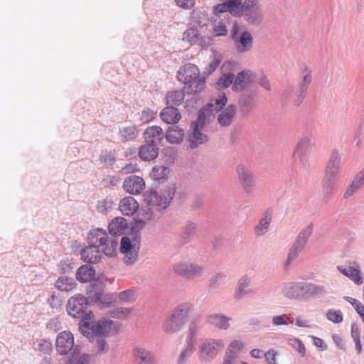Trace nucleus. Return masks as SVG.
Returning a JSON list of instances; mask_svg holds the SVG:
<instances>
[{"label":"nucleus","mask_w":364,"mask_h":364,"mask_svg":"<svg viewBox=\"0 0 364 364\" xmlns=\"http://www.w3.org/2000/svg\"><path fill=\"white\" fill-rule=\"evenodd\" d=\"M87 242L90 245L101 248L102 252L107 257H113L117 255L118 242L114 239H109L106 230L102 228L90 230Z\"/></svg>","instance_id":"1"},{"label":"nucleus","mask_w":364,"mask_h":364,"mask_svg":"<svg viewBox=\"0 0 364 364\" xmlns=\"http://www.w3.org/2000/svg\"><path fill=\"white\" fill-rule=\"evenodd\" d=\"M55 346L59 355L67 357V363L69 364L75 360L80 354V347L78 344H75L74 336L69 331H63L57 335Z\"/></svg>","instance_id":"2"},{"label":"nucleus","mask_w":364,"mask_h":364,"mask_svg":"<svg viewBox=\"0 0 364 364\" xmlns=\"http://www.w3.org/2000/svg\"><path fill=\"white\" fill-rule=\"evenodd\" d=\"M176 192L173 186L168 187L159 192L151 191L144 195V201L154 212L165 210L172 200Z\"/></svg>","instance_id":"3"},{"label":"nucleus","mask_w":364,"mask_h":364,"mask_svg":"<svg viewBox=\"0 0 364 364\" xmlns=\"http://www.w3.org/2000/svg\"><path fill=\"white\" fill-rule=\"evenodd\" d=\"M173 272L185 279H193L204 275L205 269L202 264L188 261H178L172 266Z\"/></svg>","instance_id":"4"},{"label":"nucleus","mask_w":364,"mask_h":364,"mask_svg":"<svg viewBox=\"0 0 364 364\" xmlns=\"http://www.w3.org/2000/svg\"><path fill=\"white\" fill-rule=\"evenodd\" d=\"M140 242L136 238L122 237L120 251L124 255V262L127 265L134 264L138 259Z\"/></svg>","instance_id":"5"},{"label":"nucleus","mask_w":364,"mask_h":364,"mask_svg":"<svg viewBox=\"0 0 364 364\" xmlns=\"http://www.w3.org/2000/svg\"><path fill=\"white\" fill-rule=\"evenodd\" d=\"M224 347L225 343L222 339L204 338L200 341V357L203 360H212Z\"/></svg>","instance_id":"6"},{"label":"nucleus","mask_w":364,"mask_h":364,"mask_svg":"<svg viewBox=\"0 0 364 364\" xmlns=\"http://www.w3.org/2000/svg\"><path fill=\"white\" fill-rule=\"evenodd\" d=\"M85 325L93 333L99 336H109L117 331L116 323L110 319L102 318L97 321H88L86 322Z\"/></svg>","instance_id":"7"},{"label":"nucleus","mask_w":364,"mask_h":364,"mask_svg":"<svg viewBox=\"0 0 364 364\" xmlns=\"http://www.w3.org/2000/svg\"><path fill=\"white\" fill-rule=\"evenodd\" d=\"M242 15L250 23H259L263 16V8L257 0H245L242 4Z\"/></svg>","instance_id":"8"},{"label":"nucleus","mask_w":364,"mask_h":364,"mask_svg":"<svg viewBox=\"0 0 364 364\" xmlns=\"http://www.w3.org/2000/svg\"><path fill=\"white\" fill-rule=\"evenodd\" d=\"M341 168V155L338 149H334L325 166L323 177L340 181Z\"/></svg>","instance_id":"9"},{"label":"nucleus","mask_w":364,"mask_h":364,"mask_svg":"<svg viewBox=\"0 0 364 364\" xmlns=\"http://www.w3.org/2000/svg\"><path fill=\"white\" fill-rule=\"evenodd\" d=\"M236 173L244 192L251 194L255 184V179L250 168L245 164H239L236 167Z\"/></svg>","instance_id":"10"},{"label":"nucleus","mask_w":364,"mask_h":364,"mask_svg":"<svg viewBox=\"0 0 364 364\" xmlns=\"http://www.w3.org/2000/svg\"><path fill=\"white\" fill-rule=\"evenodd\" d=\"M187 141L189 147L195 149L206 144L209 141V137L204 133L203 127H199L196 123H191L188 132Z\"/></svg>","instance_id":"11"},{"label":"nucleus","mask_w":364,"mask_h":364,"mask_svg":"<svg viewBox=\"0 0 364 364\" xmlns=\"http://www.w3.org/2000/svg\"><path fill=\"white\" fill-rule=\"evenodd\" d=\"M88 304L89 302L86 297L80 294L73 296L68 301V313L73 318H80L85 312Z\"/></svg>","instance_id":"12"},{"label":"nucleus","mask_w":364,"mask_h":364,"mask_svg":"<svg viewBox=\"0 0 364 364\" xmlns=\"http://www.w3.org/2000/svg\"><path fill=\"white\" fill-rule=\"evenodd\" d=\"M132 355L136 364H156L154 353L143 346H134L132 350Z\"/></svg>","instance_id":"13"},{"label":"nucleus","mask_w":364,"mask_h":364,"mask_svg":"<svg viewBox=\"0 0 364 364\" xmlns=\"http://www.w3.org/2000/svg\"><path fill=\"white\" fill-rule=\"evenodd\" d=\"M304 282H289L282 284L281 294L288 299H298L304 296Z\"/></svg>","instance_id":"14"},{"label":"nucleus","mask_w":364,"mask_h":364,"mask_svg":"<svg viewBox=\"0 0 364 364\" xmlns=\"http://www.w3.org/2000/svg\"><path fill=\"white\" fill-rule=\"evenodd\" d=\"M200 75L199 68L194 64L186 63L181 66L177 72V79L184 83H192Z\"/></svg>","instance_id":"15"},{"label":"nucleus","mask_w":364,"mask_h":364,"mask_svg":"<svg viewBox=\"0 0 364 364\" xmlns=\"http://www.w3.org/2000/svg\"><path fill=\"white\" fill-rule=\"evenodd\" d=\"M230 12L235 16H240L242 13V0H225V2L219 4L214 7L215 14Z\"/></svg>","instance_id":"16"},{"label":"nucleus","mask_w":364,"mask_h":364,"mask_svg":"<svg viewBox=\"0 0 364 364\" xmlns=\"http://www.w3.org/2000/svg\"><path fill=\"white\" fill-rule=\"evenodd\" d=\"M232 318L221 313L208 314L205 317L207 324L220 330H228L230 327V322Z\"/></svg>","instance_id":"17"},{"label":"nucleus","mask_w":364,"mask_h":364,"mask_svg":"<svg viewBox=\"0 0 364 364\" xmlns=\"http://www.w3.org/2000/svg\"><path fill=\"white\" fill-rule=\"evenodd\" d=\"M123 188L129 194H140L145 189V182L141 177L132 175L124 181Z\"/></svg>","instance_id":"18"},{"label":"nucleus","mask_w":364,"mask_h":364,"mask_svg":"<svg viewBox=\"0 0 364 364\" xmlns=\"http://www.w3.org/2000/svg\"><path fill=\"white\" fill-rule=\"evenodd\" d=\"M193 309V304L190 302H183L175 306L169 315L183 326L186 324L189 314Z\"/></svg>","instance_id":"19"},{"label":"nucleus","mask_w":364,"mask_h":364,"mask_svg":"<svg viewBox=\"0 0 364 364\" xmlns=\"http://www.w3.org/2000/svg\"><path fill=\"white\" fill-rule=\"evenodd\" d=\"M337 269L355 285L360 286L363 284L362 272L356 264L353 265H339Z\"/></svg>","instance_id":"20"},{"label":"nucleus","mask_w":364,"mask_h":364,"mask_svg":"<svg viewBox=\"0 0 364 364\" xmlns=\"http://www.w3.org/2000/svg\"><path fill=\"white\" fill-rule=\"evenodd\" d=\"M254 78V73L249 70H245L238 73L234 79L232 90L235 91L243 90L253 82Z\"/></svg>","instance_id":"21"},{"label":"nucleus","mask_w":364,"mask_h":364,"mask_svg":"<svg viewBox=\"0 0 364 364\" xmlns=\"http://www.w3.org/2000/svg\"><path fill=\"white\" fill-rule=\"evenodd\" d=\"M250 284L251 279L248 276L244 275L241 277L237 283L234 298L236 300H240L253 294V291L250 287Z\"/></svg>","instance_id":"22"},{"label":"nucleus","mask_w":364,"mask_h":364,"mask_svg":"<svg viewBox=\"0 0 364 364\" xmlns=\"http://www.w3.org/2000/svg\"><path fill=\"white\" fill-rule=\"evenodd\" d=\"M233 41L237 52L245 53L251 50L253 45V38L248 31H242Z\"/></svg>","instance_id":"23"},{"label":"nucleus","mask_w":364,"mask_h":364,"mask_svg":"<svg viewBox=\"0 0 364 364\" xmlns=\"http://www.w3.org/2000/svg\"><path fill=\"white\" fill-rule=\"evenodd\" d=\"M139 208L138 202L132 196L122 198L119 203V210L124 215L130 216L134 215L139 210Z\"/></svg>","instance_id":"24"},{"label":"nucleus","mask_w":364,"mask_h":364,"mask_svg":"<svg viewBox=\"0 0 364 364\" xmlns=\"http://www.w3.org/2000/svg\"><path fill=\"white\" fill-rule=\"evenodd\" d=\"M164 136L170 144H179L184 139L185 131L180 126L173 125L168 128Z\"/></svg>","instance_id":"25"},{"label":"nucleus","mask_w":364,"mask_h":364,"mask_svg":"<svg viewBox=\"0 0 364 364\" xmlns=\"http://www.w3.org/2000/svg\"><path fill=\"white\" fill-rule=\"evenodd\" d=\"M154 215V212L147 205L142 207L135 217V228L142 229Z\"/></svg>","instance_id":"26"},{"label":"nucleus","mask_w":364,"mask_h":364,"mask_svg":"<svg viewBox=\"0 0 364 364\" xmlns=\"http://www.w3.org/2000/svg\"><path fill=\"white\" fill-rule=\"evenodd\" d=\"M301 80L299 82V91L301 93L306 92L312 81V70L306 64H302L299 71Z\"/></svg>","instance_id":"27"},{"label":"nucleus","mask_w":364,"mask_h":364,"mask_svg":"<svg viewBox=\"0 0 364 364\" xmlns=\"http://www.w3.org/2000/svg\"><path fill=\"white\" fill-rule=\"evenodd\" d=\"M162 129L158 126H151L146 129L144 137L146 142L153 143L157 145L165 136Z\"/></svg>","instance_id":"28"},{"label":"nucleus","mask_w":364,"mask_h":364,"mask_svg":"<svg viewBox=\"0 0 364 364\" xmlns=\"http://www.w3.org/2000/svg\"><path fill=\"white\" fill-rule=\"evenodd\" d=\"M161 119L169 124H177L181 118V114L178 109L173 106H168L160 112Z\"/></svg>","instance_id":"29"},{"label":"nucleus","mask_w":364,"mask_h":364,"mask_svg":"<svg viewBox=\"0 0 364 364\" xmlns=\"http://www.w3.org/2000/svg\"><path fill=\"white\" fill-rule=\"evenodd\" d=\"M101 248L90 245L84 248L81 252L82 259L90 263H97L101 259Z\"/></svg>","instance_id":"30"},{"label":"nucleus","mask_w":364,"mask_h":364,"mask_svg":"<svg viewBox=\"0 0 364 364\" xmlns=\"http://www.w3.org/2000/svg\"><path fill=\"white\" fill-rule=\"evenodd\" d=\"M159 154L157 145L153 143L146 142L142 145L139 151V156L143 161H151L156 159Z\"/></svg>","instance_id":"31"},{"label":"nucleus","mask_w":364,"mask_h":364,"mask_svg":"<svg viewBox=\"0 0 364 364\" xmlns=\"http://www.w3.org/2000/svg\"><path fill=\"white\" fill-rule=\"evenodd\" d=\"M272 221V213L267 210L259 219L257 225L254 228V232L257 237L264 235L269 231V227Z\"/></svg>","instance_id":"32"},{"label":"nucleus","mask_w":364,"mask_h":364,"mask_svg":"<svg viewBox=\"0 0 364 364\" xmlns=\"http://www.w3.org/2000/svg\"><path fill=\"white\" fill-rule=\"evenodd\" d=\"M304 296L320 298L327 294V289L324 285L304 282Z\"/></svg>","instance_id":"33"},{"label":"nucleus","mask_w":364,"mask_h":364,"mask_svg":"<svg viewBox=\"0 0 364 364\" xmlns=\"http://www.w3.org/2000/svg\"><path fill=\"white\" fill-rule=\"evenodd\" d=\"M183 327V326L181 323L178 322L169 314L163 321L161 326L163 331L169 335L177 333Z\"/></svg>","instance_id":"34"},{"label":"nucleus","mask_w":364,"mask_h":364,"mask_svg":"<svg viewBox=\"0 0 364 364\" xmlns=\"http://www.w3.org/2000/svg\"><path fill=\"white\" fill-rule=\"evenodd\" d=\"M311 144V138L308 136L301 137L294 151L293 156L296 157L298 155L301 158L302 164L305 163V158L304 154L309 150Z\"/></svg>","instance_id":"35"},{"label":"nucleus","mask_w":364,"mask_h":364,"mask_svg":"<svg viewBox=\"0 0 364 364\" xmlns=\"http://www.w3.org/2000/svg\"><path fill=\"white\" fill-rule=\"evenodd\" d=\"M127 228V220L122 217L115 218L109 224V233L113 235L123 234Z\"/></svg>","instance_id":"36"},{"label":"nucleus","mask_w":364,"mask_h":364,"mask_svg":"<svg viewBox=\"0 0 364 364\" xmlns=\"http://www.w3.org/2000/svg\"><path fill=\"white\" fill-rule=\"evenodd\" d=\"M119 135L122 141H132L139 135V132L135 125H124L119 128Z\"/></svg>","instance_id":"37"},{"label":"nucleus","mask_w":364,"mask_h":364,"mask_svg":"<svg viewBox=\"0 0 364 364\" xmlns=\"http://www.w3.org/2000/svg\"><path fill=\"white\" fill-rule=\"evenodd\" d=\"M228 99L224 93L219 94L210 100L207 106L210 112L215 113L220 111L227 103Z\"/></svg>","instance_id":"38"},{"label":"nucleus","mask_w":364,"mask_h":364,"mask_svg":"<svg viewBox=\"0 0 364 364\" xmlns=\"http://www.w3.org/2000/svg\"><path fill=\"white\" fill-rule=\"evenodd\" d=\"M95 270L90 265L81 266L76 272V278L81 282H90L94 279Z\"/></svg>","instance_id":"39"},{"label":"nucleus","mask_w":364,"mask_h":364,"mask_svg":"<svg viewBox=\"0 0 364 364\" xmlns=\"http://www.w3.org/2000/svg\"><path fill=\"white\" fill-rule=\"evenodd\" d=\"M339 181L323 177L322 188L326 196H332L336 193L339 189Z\"/></svg>","instance_id":"40"},{"label":"nucleus","mask_w":364,"mask_h":364,"mask_svg":"<svg viewBox=\"0 0 364 364\" xmlns=\"http://www.w3.org/2000/svg\"><path fill=\"white\" fill-rule=\"evenodd\" d=\"M235 114V107L233 105L228 106L218 116V120L221 126H229Z\"/></svg>","instance_id":"41"},{"label":"nucleus","mask_w":364,"mask_h":364,"mask_svg":"<svg viewBox=\"0 0 364 364\" xmlns=\"http://www.w3.org/2000/svg\"><path fill=\"white\" fill-rule=\"evenodd\" d=\"M75 284L74 279L67 276H62L55 282V286L60 291H69L75 287Z\"/></svg>","instance_id":"42"},{"label":"nucleus","mask_w":364,"mask_h":364,"mask_svg":"<svg viewBox=\"0 0 364 364\" xmlns=\"http://www.w3.org/2000/svg\"><path fill=\"white\" fill-rule=\"evenodd\" d=\"M184 92L182 90H174L167 93L166 97V104L168 106H178L183 103L184 100Z\"/></svg>","instance_id":"43"},{"label":"nucleus","mask_w":364,"mask_h":364,"mask_svg":"<svg viewBox=\"0 0 364 364\" xmlns=\"http://www.w3.org/2000/svg\"><path fill=\"white\" fill-rule=\"evenodd\" d=\"M363 185L364 179L361 178L360 175L358 173L353 178L351 183L348 186L343 194V197L345 198L350 197L357 190L360 188Z\"/></svg>","instance_id":"44"},{"label":"nucleus","mask_w":364,"mask_h":364,"mask_svg":"<svg viewBox=\"0 0 364 364\" xmlns=\"http://www.w3.org/2000/svg\"><path fill=\"white\" fill-rule=\"evenodd\" d=\"M326 318L334 324H339L343 321L344 316L341 309L330 308L326 312Z\"/></svg>","instance_id":"45"},{"label":"nucleus","mask_w":364,"mask_h":364,"mask_svg":"<svg viewBox=\"0 0 364 364\" xmlns=\"http://www.w3.org/2000/svg\"><path fill=\"white\" fill-rule=\"evenodd\" d=\"M214 114L210 112L209 109L206 107L200 109L198 114V119L196 121H193L191 123H196L199 127H204L206 123L211 121Z\"/></svg>","instance_id":"46"},{"label":"nucleus","mask_w":364,"mask_h":364,"mask_svg":"<svg viewBox=\"0 0 364 364\" xmlns=\"http://www.w3.org/2000/svg\"><path fill=\"white\" fill-rule=\"evenodd\" d=\"M194 351V346L191 343H186L184 347L181 349L177 358V364H186L188 359L191 356Z\"/></svg>","instance_id":"47"},{"label":"nucleus","mask_w":364,"mask_h":364,"mask_svg":"<svg viewBox=\"0 0 364 364\" xmlns=\"http://www.w3.org/2000/svg\"><path fill=\"white\" fill-rule=\"evenodd\" d=\"M169 174V168L164 166H157L153 168L151 176L153 179L160 182L166 179Z\"/></svg>","instance_id":"48"},{"label":"nucleus","mask_w":364,"mask_h":364,"mask_svg":"<svg viewBox=\"0 0 364 364\" xmlns=\"http://www.w3.org/2000/svg\"><path fill=\"white\" fill-rule=\"evenodd\" d=\"M312 230L311 225L306 226L300 231L294 243L304 248L309 237L312 234Z\"/></svg>","instance_id":"49"},{"label":"nucleus","mask_w":364,"mask_h":364,"mask_svg":"<svg viewBox=\"0 0 364 364\" xmlns=\"http://www.w3.org/2000/svg\"><path fill=\"white\" fill-rule=\"evenodd\" d=\"M196 224L191 221H187L182 229V237L188 242L196 232Z\"/></svg>","instance_id":"50"},{"label":"nucleus","mask_w":364,"mask_h":364,"mask_svg":"<svg viewBox=\"0 0 364 364\" xmlns=\"http://www.w3.org/2000/svg\"><path fill=\"white\" fill-rule=\"evenodd\" d=\"M199 33L197 30L194 28H188L183 33L182 40L191 45L198 42Z\"/></svg>","instance_id":"51"},{"label":"nucleus","mask_w":364,"mask_h":364,"mask_svg":"<svg viewBox=\"0 0 364 364\" xmlns=\"http://www.w3.org/2000/svg\"><path fill=\"white\" fill-rule=\"evenodd\" d=\"M343 299L352 305L364 323V305L358 299L350 296H344Z\"/></svg>","instance_id":"52"},{"label":"nucleus","mask_w":364,"mask_h":364,"mask_svg":"<svg viewBox=\"0 0 364 364\" xmlns=\"http://www.w3.org/2000/svg\"><path fill=\"white\" fill-rule=\"evenodd\" d=\"M304 250V247L297 245V244L294 243L293 245L289 249L287 259L286 261V267H287L289 264H291L299 255L301 251Z\"/></svg>","instance_id":"53"},{"label":"nucleus","mask_w":364,"mask_h":364,"mask_svg":"<svg viewBox=\"0 0 364 364\" xmlns=\"http://www.w3.org/2000/svg\"><path fill=\"white\" fill-rule=\"evenodd\" d=\"M113 205V200L111 198H106L105 199L97 201L96 208L99 213H106L112 209Z\"/></svg>","instance_id":"54"},{"label":"nucleus","mask_w":364,"mask_h":364,"mask_svg":"<svg viewBox=\"0 0 364 364\" xmlns=\"http://www.w3.org/2000/svg\"><path fill=\"white\" fill-rule=\"evenodd\" d=\"M118 298L124 303L133 302L136 299V291L132 289L125 290L119 294Z\"/></svg>","instance_id":"55"},{"label":"nucleus","mask_w":364,"mask_h":364,"mask_svg":"<svg viewBox=\"0 0 364 364\" xmlns=\"http://www.w3.org/2000/svg\"><path fill=\"white\" fill-rule=\"evenodd\" d=\"M109 346L106 340L97 338L95 343V351L97 355H103L108 352Z\"/></svg>","instance_id":"56"},{"label":"nucleus","mask_w":364,"mask_h":364,"mask_svg":"<svg viewBox=\"0 0 364 364\" xmlns=\"http://www.w3.org/2000/svg\"><path fill=\"white\" fill-rule=\"evenodd\" d=\"M132 309L129 307H118L110 312V315L113 318H125L128 317L132 313Z\"/></svg>","instance_id":"57"},{"label":"nucleus","mask_w":364,"mask_h":364,"mask_svg":"<svg viewBox=\"0 0 364 364\" xmlns=\"http://www.w3.org/2000/svg\"><path fill=\"white\" fill-rule=\"evenodd\" d=\"M289 344L296 350L301 357H304L306 354V348L304 344L301 340L296 338H293L289 340Z\"/></svg>","instance_id":"58"},{"label":"nucleus","mask_w":364,"mask_h":364,"mask_svg":"<svg viewBox=\"0 0 364 364\" xmlns=\"http://www.w3.org/2000/svg\"><path fill=\"white\" fill-rule=\"evenodd\" d=\"M226 279L225 272H219L213 276L209 280V287L210 288H216L220 284L224 282Z\"/></svg>","instance_id":"59"},{"label":"nucleus","mask_w":364,"mask_h":364,"mask_svg":"<svg viewBox=\"0 0 364 364\" xmlns=\"http://www.w3.org/2000/svg\"><path fill=\"white\" fill-rule=\"evenodd\" d=\"M235 75L232 73H228L223 75L218 82V86L219 88H225L229 87L230 85H233Z\"/></svg>","instance_id":"60"},{"label":"nucleus","mask_w":364,"mask_h":364,"mask_svg":"<svg viewBox=\"0 0 364 364\" xmlns=\"http://www.w3.org/2000/svg\"><path fill=\"white\" fill-rule=\"evenodd\" d=\"M199 333V327L196 325H193L189 328L188 335L186 339V343H191L194 346L196 341V337Z\"/></svg>","instance_id":"61"},{"label":"nucleus","mask_w":364,"mask_h":364,"mask_svg":"<svg viewBox=\"0 0 364 364\" xmlns=\"http://www.w3.org/2000/svg\"><path fill=\"white\" fill-rule=\"evenodd\" d=\"M192 83L191 85V92L193 93L200 92L204 88L205 78L198 77Z\"/></svg>","instance_id":"62"},{"label":"nucleus","mask_w":364,"mask_h":364,"mask_svg":"<svg viewBox=\"0 0 364 364\" xmlns=\"http://www.w3.org/2000/svg\"><path fill=\"white\" fill-rule=\"evenodd\" d=\"M213 30L217 36H223L227 34L226 26L222 21H215L213 25Z\"/></svg>","instance_id":"63"},{"label":"nucleus","mask_w":364,"mask_h":364,"mask_svg":"<svg viewBox=\"0 0 364 364\" xmlns=\"http://www.w3.org/2000/svg\"><path fill=\"white\" fill-rule=\"evenodd\" d=\"M291 318L287 314H282L279 316H275L272 318V324L274 326H282L287 325L288 322L290 323Z\"/></svg>","instance_id":"64"}]
</instances>
